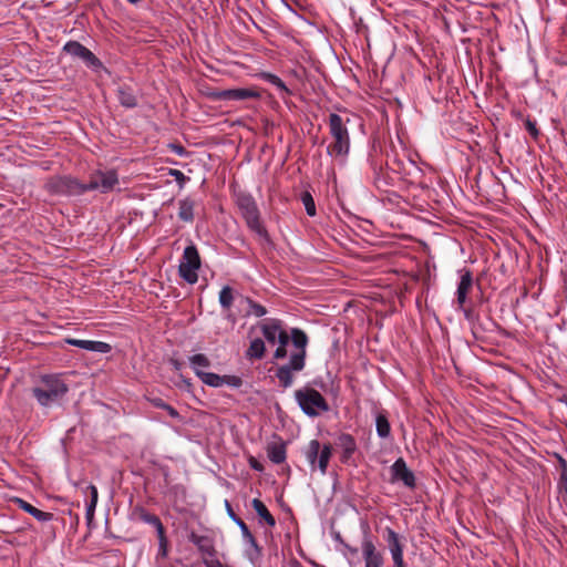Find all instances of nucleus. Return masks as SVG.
<instances>
[{
    "instance_id": "nucleus-1",
    "label": "nucleus",
    "mask_w": 567,
    "mask_h": 567,
    "mask_svg": "<svg viewBox=\"0 0 567 567\" xmlns=\"http://www.w3.org/2000/svg\"><path fill=\"white\" fill-rule=\"evenodd\" d=\"M262 336L270 344H278L275 351L276 359L289 358L288 362L277 369L276 377L279 384L288 388L292 384L296 373L305 367L306 347L308 338L299 329H292L289 336L282 328L281 321L268 319L260 324Z\"/></svg>"
},
{
    "instance_id": "nucleus-2",
    "label": "nucleus",
    "mask_w": 567,
    "mask_h": 567,
    "mask_svg": "<svg viewBox=\"0 0 567 567\" xmlns=\"http://www.w3.org/2000/svg\"><path fill=\"white\" fill-rule=\"evenodd\" d=\"M339 114L329 115V133L332 138L327 147V153L337 161L343 163L350 152V135L347 123Z\"/></svg>"
},
{
    "instance_id": "nucleus-3",
    "label": "nucleus",
    "mask_w": 567,
    "mask_h": 567,
    "mask_svg": "<svg viewBox=\"0 0 567 567\" xmlns=\"http://www.w3.org/2000/svg\"><path fill=\"white\" fill-rule=\"evenodd\" d=\"M118 184V177L115 171H97L91 175L87 184H82L76 179H68L66 187L71 194H83L87 190L99 189L107 193L114 189Z\"/></svg>"
},
{
    "instance_id": "nucleus-4",
    "label": "nucleus",
    "mask_w": 567,
    "mask_h": 567,
    "mask_svg": "<svg viewBox=\"0 0 567 567\" xmlns=\"http://www.w3.org/2000/svg\"><path fill=\"white\" fill-rule=\"evenodd\" d=\"M237 205L249 229L260 238L268 239V233L260 220L255 199L250 195L243 194L238 196Z\"/></svg>"
},
{
    "instance_id": "nucleus-5",
    "label": "nucleus",
    "mask_w": 567,
    "mask_h": 567,
    "mask_svg": "<svg viewBox=\"0 0 567 567\" xmlns=\"http://www.w3.org/2000/svg\"><path fill=\"white\" fill-rule=\"evenodd\" d=\"M331 455V446L326 444L321 447L318 440H311L305 451V456L310 465L311 471H315L318 467L322 475L327 473Z\"/></svg>"
},
{
    "instance_id": "nucleus-6",
    "label": "nucleus",
    "mask_w": 567,
    "mask_h": 567,
    "mask_svg": "<svg viewBox=\"0 0 567 567\" xmlns=\"http://www.w3.org/2000/svg\"><path fill=\"white\" fill-rule=\"evenodd\" d=\"M200 267V259L197 248L194 245L187 246L184 249L181 259L178 271L181 277L188 284H195L198 279V269Z\"/></svg>"
},
{
    "instance_id": "nucleus-7",
    "label": "nucleus",
    "mask_w": 567,
    "mask_h": 567,
    "mask_svg": "<svg viewBox=\"0 0 567 567\" xmlns=\"http://www.w3.org/2000/svg\"><path fill=\"white\" fill-rule=\"evenodd\" d=\"M296 401L309 416H318L329 410V404L320 392H295Z\"/></svg>"
},
{
    "instance_id": "nucleus-8",
    "label": "nucleus",
    "mask_w": 567,
    "mask_h": 567,
    "mask_svg": "<svg viewBox=\"0 0 567 567\" xmlns=\"http://www.w3.org/2000/svg\"><path fill=\"white\" fill-rule=\"evenodd\" d=\"M63 51L72 58L80 59L92 70L96 71L102 68V62L95 56V54L78 41L66 42L63 47Z\"/></svg>"
},
{
    "instance_id": "nucleus-9",
    "label": "nucleus",
    "mask_w": 567,
    "mask_h": 567,
    "mask_svg": "<svg viewBox=\"0 0 567 567\" xmlns=\"http://www.w3.org/2000/svg\"><path fill=\"white\" fill-rule=\"evenodd\" d=\"M361 551L364 561V567L384 566L383 553L377 548L375 544L368 534L364 535L361 542Z\"/></svg>"
},
{
    "instance_id": "nucleus-10",
    "label": "nucleus",
    "mask_w": 567,
    "mask_h": 567,
    "mask_svg": "<svg viewBox=\"0 0 567 567\" xmlns=\"http://www.w3.org/2000/svg\"><path fill=\"white\" fill-rule=\"evenodd\" d=\"M199 379L203 381L204 384L212 388H240L243 385L241 379L236 375H218L216 373L205 371L199 373Z\"/></svg>"
},
{
    "instance_id": "nucleus-11",
    "label": "nucleus",
    "mask_w": 567,
    "mask_h": 567,
    "mask_svg": "<svg viewBox=\"0 0 567 567\" xmlns=\"http://www.w3.org/2000/svg\"><path fill=\"white\" fill-rule=\"evenodd\" d=\"M460 274V282L456 289V303L457 309L464 310V305L467 299V295L473 287V277L472 272L468 269H462L458 271Z\"/></svg>"
},
{
    "instance_id": "nucleus-12",
    "label": "nucleus",
    "mask_w": 567,
    "mask_h": 567,
    "mask_svg": "<svg viewBox=\"0 0 567 567\" xmlns=\"http://www.w3.org/2000/svg\"><path fill=\"white\" fill-rule=\"evenodd\" d=\"M391 481H401L408 487L415 486V477L412 471H410L406 466V463L403 458H398L393 465L391 466Z\"/></svg>"
},
{
    "instance_id": "nucleus-13",
    "label": "nucleus",
    "mask_w": 567,
    "mask_h": 567,
    "mask_svg": "<svg viewBox=\"0 0 567 567\" xmlns=\"http://www.w3.org/2000/svg\"><path fill=\"white\" fill-rule=\"evenodd\" d=\"M218 97L224 101H244L249 99H259L260 93L255 89L238 87L224 90L220 93H218Z\"/></svg>"
},
{
    "instance_id": "nucleus-14",
    "label": "nucleus",
    "mask_w": 567,
    "mask_h": 567,
    "mask_svg": "<svg viewBox=\"0 0 567 567\" xmlns=\"http://www.w3.org/2000/svg\"><path fill=\"white\" fill-rule=\"evenodd\" d=\"M65 342L68 344L92 351V352H99V353H107L111 351V346L106 342L102 341H93V340H81V339H74V338H68L65 339Z\"/></svg>"
},
{
    "instance_id": "nucleus-15",
    "label": "nucleus",
    "mask_w": 567,
    "mask_h": 567,
    "mask_svg": "<svg viewBox=\"0 0 567 567\" xmlns=\"http://www.w3.org/2000/svg\"><path fill=\"white\" fill-rule=\"evenodd\" d=\"M225 507H226L228 516L240 528L244 540L247 542L252 547L257 548V543H256L254 535L250 533L246 523L234 513L231 505L227 499L225 501Z\"/></svg>"
},
{
    "instance_id": "nucleus-16",
    "label": "nucleus",
    "mask_w": 567,
    "mask_h": 567,
    "mask_svg": "<svg viewBox=\"0 0 567 567\" xmlns=\"http://www.w3.org/2000/svg\"><path fill=\"white\" fill-rule=\"evenodd\" d=\"M14 502L19 506V508L23 509L24 512H27L28 514L33 516L39 522L44 523V522H50L53 519L52 513L40 511L22 498H16Z\"/></svg>"
},
{
    "instance_id": "nucleus-17",
    "label": "nucleus",
    "mask_w": 567,
    "mask_h": 567,
    "mask_svg": "<svg viewBox=\"0 0 567 567\" xmlns=\"http://www.w3.org/2000/svg\"><path fill=\"white\" fill-rule=\"evenodd\" d=\"M337 445L342 450V462H348L357 450V443L350 434H341L337 440Z\"/></svg>"
},
{
    "instance_id": "nucleus-18",
    "label": "nucleus",
    "mask_w": 567,
    "mask_h": 567,
    "mask_svg": "<svg viewBox=\"0 0 567 567\" xmlns=\"http://www.w3.org/2000/svg\"><path fill=\"white\" fill-rule=\"evenodd\" d=\"M267 456L275 464H281L286 460V445L282 442H272L267 446Z\"/></svg>"
},
{
    "instance_id": "nucleus-19",
    "label": "nucleus",
    "mask_w": 567,
    "mask_h": 567,
    "mask_svg": "<svg viewBox=\"0 0 567 567\" xmlns=\"http://www.w3.org/2000/svg\"><path fill=\"white\" fill-rule=\"evenodd\" d=\"M195 200L187 197L178 202V218L186 223H192L194 219Z\"/></svg>"
},
{
    "instance_id": "nucleus-20",
    "label": "nucleus",
    "mask_w": 567,
    "mask_h": 567,
    "mask_svg": "<svg viewBox=\"0 0 567 567\" xmlns=\"http://www.w3.org/2000/svg\"><path fill=\"white\" fill-rule=\"evenodd\" d=\"M84 493L90 492V502L86 505V512H85V518L87 522V525H90L93 522L95 508L97 505L99 499V493L97 488L93 484H89L85 486Z\"/></svg>"
},
{
    "instance_id": "nucleus-21",
    "label": "nucleus",
    "mask_w": 567,
    "mask_h": 567,
    "mask_svg": "<svg viewBox=\"0 0 567 567\" xmlns=\"http://www.w3.org/2000/svg\"><path fill=\"white\" fill-rule=\"evenodd\" d=\"M385 533L391 557L403 556V545L399 535L390 527L385 528Z\"/></svg>"
},
{
    "instance_id": "nucleus-22",
    "label": "nucleus",
    "mask_w": 567,
    "mask_h": 567,
    "mask_svg": "<svg viewBox=\"0 0 567 567\" xmlns=\"http://www.w3.org/2000/svg\"><path fill=\"white\" fill-rule=\"evenodd\" d=\"M251 506L258 516L266 522L267 525L271 527L276 525L275 517L270 514L266 505L260 499L254 498L251 501Z\"/></svg>"
},
{
    "instance_id": "nucleus-23",
    "label": "nucleus",
    "mask_w": 567,
    "mask_h": 567,
    "mask_svg": "<svg viewBox=\"0 0 567 567\" xmlns=\"http://www.w3.org/2000/svg\"><path fill=\"white\" fill-rule=\"evenodd\" d=\"M63 393L64 392H33L37 401L42 406H52L59 403Z\"/></svg>"
},
{
    "instance_id": "nucleus-24",
    "label": "nucleus",
    "mask_w": 567,
    "mask_h": 567,
    "mask_svg": "<svg viewBox=\"0 0 567 567\" xmlns=\"http://www.w3.org/2000/svg\"><path fill=\"white\" fill-rule=\"evenodd\" d=\"M190 540L198 547V549L205 555V557L213 556V554H215L214 546L209 538L192 534Z\"/></svg>"
},
{
    "instance_id": "nucleus-25",
    "label": "nucleus",
    "mask_w": 567,
    "mask_h": 567,
    "mask_svg": "<svg viewBox=\"0 0 567 567\" xmlns=\"http://www.w3.org/2000/svg\"><path fill=\"white\" fill-rule=\"evenodd\" d=\"M240 302L246 305L245 310L247 316L264 317L267 313L264 306L249 298H241Z\"/></svg>"
},
{
    "instance_id": "nucleus-26",
    "label": "nucleus",
    "mask_w": 567,
    "mask_h": 567,
    "mask_svg": "<svg viewBox=\"0 0 567 567\" xmlns=\"http://www.w3.org/2000/svg\"><path fill=\"white\" fill-rule=\"evenodd\" d=\"M189 364L199 377V373L205 372V369L210 365V362L205 354L198 353L189 358Z\"/></svg>"
},
{
    "instance_id": "nucleus-27",
    "label": "nucleus",
    "mask_w": 567,
    "mask_h": 567,
    "mask_svg": "<svg viewBox=\"0 0 567 567\" xmlns=\"http://www.w3.org/2000/svg\"><path fill=\"white\" fill-rule=\"evenodd\" d=\"M43 382L48 386V390H68L69 385L64 382L62 375L58 374H51V375H44Z\"/></svg>"
},
{
    "instance_id": "nucleus-28",
    "label": "nucleus",
    "mask_w": 567,
    "mask_h": 567,
    "mask_svg": "<svg viewBox=\"0 0 567 567\" xmlns=\"http://www.w3.org/2000/svg\"><path fill=\"white\" fill-rule=\"evenodd\" d=\"M117 96L120 103L125 107H134L136 105V97L130 87H118Z\"/></svg>"
},
{
    "instance_id": "nucleus-29",
    "label": "nucleus",
    "mask_w": 567,
    "mask_h": 567,
    "mask_svg": "<svg viewBox=\"0 0 567 567\" xmlns=\"http://www.w3.org/2000/svg\"><path fill=\"white\" fill-rule=\"evenodd\" d=\"M265 353V342L260 338L251 340L247 350V357L251 359H261Z\"/></svg>"
},
{
    "instance_id": "nucleus-30",
    "label": "nucleus",
    "mask_w": 567,
    "mask_h": 567,
    "mask_svg": "<svg viewBox=\"0 0 567 567\" xmlns=\"http://www.w3.org/2000/svg\"><path fill=\"white\" fill-rule=\"evenodd\" d=\"M140 517L144 523L154 526L158 535H162V533H164L163 524L156 515L151 514L146 511H142Z\"/></svg>"
},
{
    "instance_id": "nucleus-31",
    "label": "nucleus",
    "mask_w": 567,
    "mask_h": 567,
    "mask_svg": "<svg viewBox=\"0 0 567 567\" xmlns=\"http://www.w3.org/2000/svg\"><path fill=\"white\" fill-rule=\"evenodd\" d=\"M234 302V292L229 286L223 287L219 292V303L223 309L229 310Z\"/></svg>"
},
{
    "instance_id": "nucleus-32",
    "label": "nucleus",
    "mask_w": 567,
    "mask_h": 567,
    "mask_svg": "<svg viewBox=\"0 0 567 567\" xmlns=\"http://www.w3.org/2000/svg\"><path fill=\"white\" fill-rule=\"evenodd\" d=\"M377 433L380 437L385 439L390 435V424L384 415H378L375 420Z\"/></svg>"
},
{
    "instance_id": "nucleus-33",
    "label": "nucleus",
    "mask_w": 567,
    "mask_h": 567,
    "mask_svg": "<svg viewBox=\"0 0 567 567\" xmlns=\"http://www.w3.org/2000/svg\"><path fill=\"white\" fill-rule=\"evenodd\" d=\"M302 203L305 205L306 212L309 216L316 215V205L312 196L309 193H305L301 196Z\"/></svg>"
},
{
    "instance_id": "nucleus-34",
    "label": "nucleus",
    "mask_w": 567,
    "mask_h": 567,
    "mask_svg": "<svg viewBox=\"0 0 567 567\" xmlns=\"http://www.w3.org/2000/svg\"><path fill=\"white\" fill-rule=\"evenodd\" d=\"M159 544H158V551L156 555V563H159V559H164L167 556V540L165 537V534L162 533V535H158Z\"/></svg>"
},
{
    "instance_id": "nucleus-35",
    "label": "nucleus",
    "mask_w": 567,
    "mask_h": 567,
    "mask_svg": "<svg viewBox=\"0 0 567 567\" xmlns=\"http://www.w3.org/2000/svg\"><path fill=\"white\" fill-rule=\"evenodd\" d=\"M266 80L272 84L274 86H276L278 90H280L281 92H288V89L286 86V84L282 82V80L275 75V74H266Z\"/></svg>"
},
{
    "instance_id": "nucleus-36",
    "label": "nucleus",
    "mask_w": 567,
    "mask_h": 567,
    "mask_svg": "<svg viewBox=\"0 0 567 567\" xmlns=\"http://www.w3.org/2000/svg\"><path fill=\"white\" fill-rule=\"evenodd\" d=\"M558 489L563 497L567 498V467L565 466L560 473V478L558 482Z\"/></svg>"
},
{
    "instance_id": "nucleus-37",
    "label": "nucleus",
    "mask_w": 567,
    "mask_h": 567,
    "mask_svg": "<svg viewBox=\"0 0 567 567\" xmlns=\"http://www.w3.org/2000/svg\"><path fill=\"white\" fill-rule=\"evenodd\" d=\"M203 563L206 567H226L218 558L215 557V554H213V556L204 557Z\"/></svg>"
},
{
    "instance_id": "nucleus-38",
    "label": "nucleus",
    "mask_w": 567,
    "mask_h": 567,
    "mask_svg": "<svg viewBox=\"0 0 567 567\" xmlns=\"http://www.w3.org/2000/svg\"><path fill=\"white\" fill-rule=\"evenodd\" d=\"M155 405H157V406H162V408H165V409L168 411L169 415H172L173 417L178 416V413H177V411H176L174 408H172V406H169V405H166V404H165V403H163V402L155 401Z\"/></svg>"
},
{
    "instance_id": "nucleus-39",
    "label": "nucleus",
    "mask_w": 567,
    "mask_h": 567,
    "mask_svg": "<svg viewBox=\"0 0 567 567\" xmlns=\"http://www.w3.org/2000/svg\"><path fill=\"white\" fill-rule=\"evenodd\" d=\"M249 465H250L251 468H254L257 472H262L264 471L262 464L259 461H257L255 457H250L249 458Z\"/></svg>"
},
{
    "instance_id": "nucleus-40",
    "label": "nucleus",
    "mask_w": 567,
    "mask_h": 567,
    "mask_svg": "<svg viewBox=\"0 0 567 567\" xmlns=\"http://www.w3.org/2000/svg\"><path fill=\"white\" fill-rule=\"evenodd\" d=\"M526 128L529 132V134L533 135L534 137L538 135V130L536 128V124L534 122L528 120L526 122Z\"/></svg>"
},
{
    "instance_id": "nucleus-41",
    "label": "nucleus",
    "mask_w": 567,
    "mask_h": 567,
    "mask_svg": "<svg viewBox=\"0 0 567 567\" xmlns=\"http://www.w3.org/2000/svg\"><path fill=\"white\" fill-rule=\"evenodd\" d=\"M394 567H406L403 556L392 557Z\"/></svg>"
},
{
    "instance_id": "nucleus-42",
    "label": "nucleus",
    "mask_w": 567,
    "mask_h": 567,
    "mask_svg": "<svg viewBox=\"0 0 567 567\" xmlns=\"http://www.w3.org/2000/svg\"><path fill=\"white\" fill-rule=\"evenodd\" d=\"M171 176L175 177L176 181H179V179L184 178V174L181 171H177V169H172L171 171Z\"/></svg>"
},
{
    "instance_id": "nucleus-43",
    "label": "nucleus",
    "mask_w": 567,
    "mask_h": 567,
    "mask_svg": "<svg viewBox=\"0 0 567 567\" xmlns=\"http://www.w3.org/2000/svg\"><path fill=\"white\" fill-rule=\"evenodd\" d=\"M347 549H348V551H349L350 554H352V555H357V553H358V549H357L355 547L347 546Z\"/></svg>"
},
{
    "instance_id": "nucleus-44",
    "label": "nucleus",
    "mask_w": 567,
    "mask_h": 567,
    "mask_svg": "<svg viewBox=\"0 0 567 567\" xmlns=\"http://www.w3.org/2000/svg\"><path fill=\"white\" fill-rule=\"evenodd\" d=\"M148 401H152V398H148ZM156 400H153V402L155 403ZM159 402H162L161 400H158Z\"/></svg>"
}]
</instances>
